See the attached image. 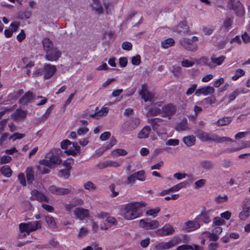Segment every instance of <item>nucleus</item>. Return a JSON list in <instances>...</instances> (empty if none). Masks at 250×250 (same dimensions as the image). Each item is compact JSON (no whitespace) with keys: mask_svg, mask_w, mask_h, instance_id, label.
Segmentation results:
<instances>
[{"mask_svg":"<svg viewBox=\"0 0 250 250\" xmlns=\"http://www.w3.org/2000/svg\"><path fill=\"white\" fill-rule=\"evenodd\" d=\"M71 202L74 207L81 206L83 204V201L82 199L77 197L74 198Z\"/></svg>","mask_w":250,"mask_h":250,"instance_id":"13d9d810","label":"nucleus"},{"mask_svg":"<svg viewBox=\"0 0 250 250\" xmlns=\"http://www.w3.org/2000/svg\"><path fill=\"white\" fill-rule=\"evenodd\" d=\"M27 181L28 183H32L34 180V171L31 167H28L25 171Z\"/></svg>","mask_w":250,"mask_h":250,"instance_id":"a878e982","label":"nucleus"},{"mask_svg":"<svg viewBox=\"0 0 250 250\" xmlns=\"http://www.w3.org/2000/svg\"><path fill=\"white\" fill-rule=\"evenodd\" d=\"M18 178L20 183L23 186H26V180H25V176H24V174L23 173H20L18 176Z\"/></svg>","mask_w":250,"mask_h":250,"instance_id":"0e129e2a","label":"nucleus"},{"mask_svg":"<svg viewBox=\"0 0 250 250\" xmlns=\"http://www.w3.org/2000/svg\"><path fill=\"white\" fill-rule=\"evenodd\" d=\"M136 177V179L141 181H144L146 180L145 172L144 170H140L133 173Z\"/></svg>","mask_w":250,"mask_h":250,"instance_id":"4c0bfd02","label":"nucleus"},{"mask_svg":"<svg viewBox=\"0 0 250 250\" xmlns=\"http://www.w3.org/2000/svg\"><path fill=\"white\" fill-rule=\"evenodd\" d=\"M37 169L40 173H46L47 172V160L45 159L41 160L37 166Z\"/></svg>","mask_w":250,"mask_h":250,"instance_id":"bb28decb","label":"nucleus"},{"mask_svg":"<svg viewBox=\"0 0 250 250\" xmlns=\"http://www.w3.org/2000/svg\"><path fill=\"white\" fill-rule=\"evenodd\" d=\"M174 232L173 228L169 224H166L162 228L157 229L156 233L159 236H167L172 234Z\"/></svg>","mask_w":250,"mask_h":250,"instance_id":"2eb2a0df","label":"nucleus"},{"mask_svg":"<svg viewBox=\"0 0 250 250\" xmlns=\"http://www.w3.org/2000/svg\"><path fill=\"white\" fill-rule=\"evenodd\" d=\"M32 98V94L30 92H26L23 97L20 100L21 103H26L31 101Z\"/></svg>","mask_w":250,"mask_h":250,"instance_id":"ea45409f","label":"nucleus"},{"mask_svg":"<svg viewBox=\"0 0 250 250\" xmlns=\"http://www.w3.org/2000/svg\"><path fill=\"white\" fill-rule=\"evenodd\" d=\"M62 151L59 148H53L50 150L48 156V168H55L62 163L60 155Z\"/></svg>","mask_w":250,"mask_h":250,"instance_id":"f03ea898","label":"nucleus"},{"mask_svg":"<svg viewBox=\"0 0 250 250\" xmlns=\"http://www.w3.org/2000/svg\"><path fill=\"white\" fill-rule=\"evenodd\" d=\"M26 116V113L25 111L18 109L12 115L13 120L17 121H20L23 120Z\"/></svg>","mask_w":250,"mask_h":250,"instance_id":"5701e85b","label":"nucleus"},{"mask_svg":"<svg viewBox=\"0 0 250 250\" xmlns=\"http://www.w3.org/2000/svg\"><path fill=\"white\" fill-rule=\"evenodd\" d=\"M214 92V89L213 87L207 86L196 90L195 94L197 96H199L202 94L208 95L213 93Z\"/></svg>","mask_w":250,"mask_h":250,"instance_id":"412c9836","label":"nucleus"},{"mask_svg":"<svg viewBox=\"0 0 250 250\" xmlns=\"http://www.w3.org/2000/svg\"><path fill=\"white\" fill-rule=\"evenodd\" d=\"M139 224L142 228L147 230L155 229L159 226L158 221L156 220H151L148 219L140 220Z\"/></svg>","mask_w":250,"mask_h":250,"instance_id":"0eeeda50","label":"nucleus"},{"mask_svg":"<svg viewBox=\"0 0 250 250\" xmlns=\"http://www.w3.org/2000/svg\"><path fill=\"white\" fill-rule=\"evenodd\" d=\"M231 121V119L230 117H224L219 119L216 124L218 126H223L227 125H229Z\"/></svg>","mask_w":250,"mask_h":250,"instance_id":"c9c22d12","label":"nucleus"},{"mask_svg":"<svg viewBox=\"0 0 250 250\" xmlns=\"http://www.w3.org/2000/svg\"><path fill=\"white\" fill-rule=\"evenodd\" d=\"M242 209V211L239 213V217L241 220L245 221L250 215V200L248 199L244 200Z\"/></svg>","mask_w":250,"mask_h":250,"instance_id":"6e6552de","label":"nucleus"},{"mask_svg":"<svg viewBox=\"0 0 250 250\" xmlns=\"http://www.w3.org/2000/svg\"><path fill=\"white\" fill-rule=\"evenodd\" d=\"M176 250H193V247L191 245H182L177 247Z\"/></svg>","mask_w":250,"mask_h":250,"instance_id":"774afa93","label":"nucleus"},{"mask_svg":"<svg viewBox=\"0 0 250 250\" xmlns=\"http://www.w3.org/2000/svg\"><path fill=\"white\" fill-rule=\"evenodd\" d=\"M74 214L81 220H83L89 215V210L83 208H77L74 211Z\"/></svg>","mask_w":250,"mask_h":250,"instance_id":"f3484780","label":"nucleus"},{"mask_svg":"<svg viewBox=\"0 0 250 250\" xmlns=\"http://www.w3.org/2000/svg\"><path fill=\"white\" fill-rule=\"evenodd\" d=\"M200 166L205 170H209L213 168V165L210 161H202L200 163Z\"/></svg>","mask_w":250,"mask_h":250,"instance_id":"72a5a7b5","label":"nucleus"},{"mask_svg":"<svg viewBox=\"0 0 250 250\" xmlns=\"http://www.w3.org/2000/svg\"><path fill=\"white\" fill-rule=\"evenodd\" d=\"M245 74L244 71L242 69H237L235 73V75L232 77V79L233 81H236L240 77L243 76Z\"/></svg>","mask_w":250,"mask_h":250,"instance_id":"de8ad7c7","label":"nucleus"},{"mask_svg":"<svg viewBox=\"0 0 250 250\" xmlns=\"http://www.w3.org/2000/svg\"><path fill=\"white\" fill-rule=\"evenodd\" d=\"M140 121L139 118L133 117L126 121L124 124V128L128 131H132L138 127Z\"/></svg>","mask_w":250,"mask_h":250,"instance_id":"1a4fd4ad","label":"nucleus"},{"mask_svg":"<svg viewBox=\"0 0 250 250\" xmlns=\"http://www.w3.org/2000/svg\"><path fill=\"white\" fill-rule=\"evenodd\" d=\"M127 153V151L123 149H116L113 150L112 152V154L113 156H124Z\"/></svg>","mask_w":250,"mask_h":250,"instance_id":"3c124183","label":"nucleus"},{"mask_svg":"<svg viewBox=\"0 0 250 250\" xmlns=\"http://www.w3.org/2000/svg\"><path fill=\"white\" fill-rule=\"evenodd\" d=\"M194 134L202 141H212L214 134L208 133L201 129H197L194 132Z\"/></svg>","mask_w":250,"mask_h":250,"instance_id":"f8f14e48","label":"nucleus"},{"mask_svg":"<svg viewBox=\"0 0 250 250\" xmlns=\"http://www.w3.org/2000/svg\"><path fill=\"white\" fill-rule=\"evenodd\" d=\"M201 225L196 218L193 221H189L185 223V228L188 231H192L199 229Z\"/></svg>","mask_w":250,"mask_h":250,"instance_id":"6ab92c4d","label":"nucleus"},{"mask_svg":"<svg viewBox=\"0 0 250 250\" xmlns=\"http://www.w3.org/2000/svg\"><path fill=\"white\" fill-rule=\"evenodd\" d=\"M213 142H214L216 143H223L225 142H232L234 141L230 138L229 137L224 136L220 137L218 135L214 134L213 136Z\"/></svg>","mask_w":250,"mask_h":250,"instance_id":"b1692460","label":"nucleus"},{"mask_svg":"<svg viewBox=\"0 0 250 250\" xmlns=\"http://www.w3.org/2000/svg\"><path fill=\"white\" fill-rule=\"evenodd\" d=\"M210 211H207L206 212L202 211L199 215L196 217L197 220L200 223V225L202 223H208L210 221Z\"/></svg>","mask_w":250,"mask_h":250,"instance_id":"a211bd4d","label":"nucleus"},{"mask_svg":"<svg viewBox=\"0 0 250 250\" xmlns=\"http://www.w3.org/2000/svg\"><path fill=\"white\" fill-rule=\"evenodd\" d=\"M181 242V239L179 237L174 236L168 242H162L157 244L155 248L157 250H166L174 247Z\"/></svg>","mask_w":250,"mask_h":250,"instance_id":"423d86ee","label":"nucleus"},{"mask_svg":"<svg viewBox=\"0 0 250 250\" xmlns=\"http://www.w3.org/2000/svg\"><path fill=\"white\" fill-rule=\"evenodd\" d=\"M48 227L52 229H57V225L55 219L52 217L48 216Z\"/></svg>","mask_w":250,"mask_h":250,"instance_id":"a19ab883","label":"nucleus"},{"mask_svg":"<svg viewBox=\"0 0 250 250\" xmlns=\"http://www.w3.org/2000/svg\"><path fill=\"white\" fill-rule=\"evenodd\" d=\"M116 143H117L116 139L114 137H112V138L110 139L109 144H108L103 146L104 147V149L103 150V151H105L106 150L110 149L111 147H112L113 146H114Z\"/></svg>","mask_w":250,"mask_h":250,"instance_id":"79ce46f5","label":"nucleus"},{"mask_svg":"<svg viewBox=\"0 0 250 250\" xmlns=\"http://www.w3.org/2000/svg\"><path fill=\"white\" fill-rule=\"evenodd\" d=\"M25 136L24 134L20 133H14L9 137V140H12L13 141H15L17 139H21L23 138Z\"/></svg>","mask_w":250,"mask_h":250,"instance_id":"09e8293b","label":"nucleus"},{"mask_svg":"<svg viewBox=\"0 0 250 250\" xmlns=\"http://www.w3.org/2000/svg\"><path fill=\"white\" fill-rule=\"evenodd\" d=\"M42 227L40 221H31L28 223H21L19 225V229L24 236L28 235L31 232L35 231Z\"/></svg>","mask_w":250,"mask_h":250,"instance_id":"7ed1b4c3","label":"nucleus"},{"mask_svg":"<svg viewBox=\"0 0 250 250\" xmlns=\"http://www.w3.org/2000/svg\"><path fill=\"white\" fill-rule=\"evenodd\" d=\"M174 41L172 38H168L161 42L162 46L165 49L168 48L174 44Z\"/></svg>","mask_w":250,"mask_h":250,"instance_id":"f704fd0d","label":"nucleus"},{"mask_svg":"<svg viewBox=\"0 0 250 250\" xmlns=\"http://www.w3.org/2000/svg\"><path fill=\"white\" fill-rule=\"evenodd\" d=\"M176 106L172 104H168L162 107V116L168 117L169 119L176 112Z\"/></svg>","mask_w":250,"mask_h":250,"instance_id":"9d476101","label":"nucleus"},{"mask_svg":"<svg viewBox=\"0 0 250 250\" xmlns=\"http://www.w3.org/2000/svg\"><path fill=\"white\" fill-rule=\"evenodd\" d=\"M188 27L186 23L184 22H182L178 25L176 28V31L179 33L185 34L188 32Z\"/></svg>","mask_w":250,"mask_h":250,"instance_id":"473e14b6","label":"nucleus"},{"mask_svg":"<svg viewBox=\"0 0 250 250\" xmlns=\"http://www.w3.org/2000/svg\"><path fill=\"white\" fill-rule=\"evenodd\" d=\"M187 184L188 182H187L180 183L170 188L169 190L171 191V192L178 191L182 188L186 187Z\"/></svg>","mask_w":250,"mask_h":250,"instance_id":"e433bc0d","label":"nucleus"},{"mask_svg":"<svg viewBox=\"0 0 250 250\" xmlns=\"http://www.w3.org/2000/svg\"><path fill=\"white\" fill-rule=\"evenodd\" d=\"M26 37L25 33L23 30L21 29L20 33L17 36V40L19 42H22Z\"/></svg>","mask_w":250,"mask_h":250,"instance_id":"bf43d9fd","label":"nucleus"},{"mask_svg":"<svg viewBox=\"0 0 250 250\" xmlns=\"http://www.w3.org/2000/svg\"><path fill=\"white\" fill-rule=\"evenodd\" d=\"M175 129L178 131L188 130L189 128L188 125L187 120L185 119L181 123L177 124L175 127Z\"/></svg>","mask_w":250,"mask_h":250,"instance_id":"c85d7f7f","label":"nucleus"},{"mask_svg":"<svg viewBox=\"0 0 250 250\" xmlns=\"http://www.w3.org/2000/svg\"><path fill=\"white\" fill-rule=\"evenodd\" d=\"M173 74L176 77H179L181 73V68L178 66H173L172 70Z\"/></svg>","mask_w":250,"mask_h":250,"instance_id":"e2e57ef3","label":"nucleus"},{"mask_svg":"<svg viewBox=\"0 0 250 250\" xmlns=\"http://www.w3.org/2000/svg\"><path fill=\"white\" fill-rule=\"evenodd\" d=\"M232 22V17H227L224 21V26L227 29H229L231 27Z\"/></svg>","mask_w":250,"mask_h":250,"instance_id":"8fccbe9b","label":"nucleus"},{"mask_svg":"<svg viewBox=\"0 0 250 250\" xmlns=\"http://www.w3.org/2000/svg\"><path fill=\"white\" fill-rule=\"evenodd\" d=\"M131 62L133 65H139L141 62V57L140 55H138L132 57Z\"/></svg>","mask_w":250,"mask_h":250,"instance_id":"338daca9","label":"nucleus"},{"mask_svg":"<svg viewBox=\"0 0 250 250\" xmlns=\"http://www.w3.org/2000/svg\"><path fill=\"white\" fill-rule=\"evenodd\" d=\"M20 25V24L19 22H12L10 25V29L11 31H12L13 32H15L18 30Z\"/></svg>","mask_w":250,"mask_h":250,"instance_id":"69168bd1","label":"nucleus"},{"mask_svg":"<svg viewBox=\"0 0 250 250\" xmlns=\"http://www.w3.org/2000/svg\"><path fill=\"white\" fill-rule=\"evenodd\" d=\"M139 94L145 102H151L154 98L153 94L149 92L146 89H145L144 85L143 86L142 89L139 92Z\"/></svg>","mask_w":250,"mask_h":250,"instance_id":"aec40b11","label":"nucleus"},{"mask_svg":"<svg viewBox=\"0 0 250 250\" xmlns=\"http://www.w3.org/2000/svg\"><path fill=\"white\" fill-rule=\"evenodd\" d=\"M56 71L57 68L55 65L48 64V79L52 77Z\"/></svg>","mask_w":250,"mask_h":250,"instance_id":"58836bf2","label":"nucleus"},{"mask_svg":"<svg viewBox=\"0 0 250 250\" xmlns=\"http://www.w3.org/2000/svg\"><path fill=\"white\" fill-rule=\"evenodd\" d=\"M160 211V208H155L147 210L146 211V215L152 216L153 217H155L157 216V213Z\"/></svg>","mask_w":250,"mask_h":250,"instance_id":"37998d69","label":"nucleus"},{"mask_svg":"<svg viewBox=\"0 0 250 250\" xmlns=\"http://www.w3.org/2000/svg\"><path fill=\"white\" fill-rule=\"evenodd\" d=\"M104 167H119L120 166V164L119 162L114 161H107L104 163Z\"/></svg>","mask_w":250,"mask_h":250,"instance_id":"a18cd8bd","label":"nucleus"},{"mask_svg":"<svg viewBox=\"0 0 250 250\" xmlns=\"http://www.w3.org/2000/svg\"><path fill=\"white\" fill-rule=\"evenodd\" d=\"M228 197L227 195L224 196H218L215 198V201L218 204H221L227 202Z\"/></svg>","mask_w":250,"mask_h":250,"instance_id":"4d7b16f0","label":"nucleus"},{"mask_svg":"<svg viewBox=\"0 0 250 250\" xmlns=\"http://www.w3.org/2000/svg\"><path fill=\"white\" fill-rule=\"evenodd\" d=\"M61 52L53 42L48 39V61H57L61 56Z\"/></svg>","mask_w":250,"mask_h":250,"instance_id":"39448f33","label":"nucleus"},{"mask_svg":"<svg viewBox=\"0 0 250 250\" xmlns=\"http://www.w3.org/2000/svg\"><path fill=\"white\" fill-rule=\"evenodd\" d=\"M108 112V108L107 107H102L100 110H97V114L98 117H101L102 116H105Z\"/></svg>","mask_w":250,"mask_h":250,"instance_id":"864d4df0","label":"nucleus"},{"mask_svg":"<svg viewBox=\"0 0 250 250\" xmlns=\"http://www.w3.org/2000/svg\"><path fill=\"white\" fill-rule=\"evenodd\" d=\"M12 160V158L11 156L3 155L1 157H0V164H7L10 162Z\"/></svg>","mask_w":250,"mask_h":250,"instance_id":"5fc2aeb1","label":"nucleus"},{"mask_svg":"<svg viewBox=\"0 0 250 250\" xmlns=\"http://www.w3.org/2000/svg\"><path fill=\"white\" fill-rule=\"evenodd\" d=\"M183 141L187 146H191L194 145L195 142V138L194 136H188L183 139Z\"/></svg>","mask_w":250,"mask_h":250,"instance_id":"7c9ffc66","label":"nucleus"},{"mask_svg":"<svg viewBox=\"0 0 250 250\" xmlns=\"http://www.w3.org/2000/svg\"><path fill=\"white\" fill-rule=\"evenodd\" d=\"M231 8L235 12L237 16L241 17L244 15L245 10L243 5L239 1H233L231 0Z\"/></svg>","mask_w":250,"mask_h":250,"instance_id":"ddd939ff","label":"nucleus"},{"mask_svg":"<svg viewBox=\"0 0 250 250\" xmlns=\"http://www.w3.org/2000/svg\"><path fill=\"white\" fill-rule=\"evenodd\" d=\"M32 198L39 201H43L45 200V197L41 192L37 190H34L31 192Z\"/></svg>","mask_w":250,"mask_h":250,"instance_id":"cd10ccee","label":"nucleus"},{"mask_svg":"<svg viewBox=\"0 0 250 250\" xmlns=\"http://www.w3.org/2000/svg\"><path fill=\"white\" fill-rule=\"evenodd\" d=\"M162 114V109L157 107L150 108L146 113L147 117L155 116Z\"/></svg>","mask_w":250,"mask_h":250,"instance_id":"2f4dec72","label":"nucleus"},{"mask_svg":"<svg viewBox=\"0 0 250 250\" xmlns=\"http://www.w3.org/2000/svg\"><path fill=\"white\" fill-rule=\"evenodd\" d=\"M70 175V170L67 169H62L59 171V176L65 179H68Z\"/></svg>","mask_w":250,"mask_h":250,"instance_id":"603ef678","label":"nucleus"},{"mask_svg":"<svg viewBox=\"0 0 250 250\" xmlns=\"http://www.w3.org/2000/svg\"><path fill=\"white\" fill-rule=\"evenodd\" d=\"M148 122L149 123L154 131H156L159 136L161 134H166V132H161L160 130L159 129V126L163 124V120L160 118H152L148 120Z\"/></svg>","mask_w":250,"mask_h":250,"instance_id":"9b49d317","label":"nucleus"},{"mask_svg":"<svg viewBox=\"0 0 250 250\" xmlns=\"http://www.w3.org/2000/svg\"><path fill=\"white\" fill-rule=\"evenodd\" d=\"M83 187L85 189L90 191H93L96 188L95 185L91 181H88L85 183L83 185Z\"/></svg>","mask_w":250,"mask_h":250,"instance_id":"c03bdc74","label":"nucleus"},{"mask_svg":"<svg viewBox=\"0 0 250 250\" xmlns=\"http://www.w3.org/2000/svg\"><path fill=\"white\" fill-rule=\"evenodd\" d=\"M0 171L2 174L6 177L9 178L12 174V170L8 165H4L0 168Z\"/></svg>","mask_w":250,"mask_h":250,"instance_id":"c756f323","label":"nucleus"},{"mask_svg":"<svg viewBox=\"0 0 250 250\" xmlns=\"http://www.w3.org/2000/svg\"><path fill=\"white\" fill-rule=\"evenodd\" d=\"M90 5L93 10H94L98 14L103 13V8L100 0H92Z\"/></svg>","mask_w":250,"mask_h":250,"instance_id":"4be33fe9","label":"nucleus"},{"mask_svg":"<svg viewBox=\"0 0 250 250\" xmlns=\"http://www.w3.org/2000/svg\"><path fill=\"white\" fill-rule=\"evenodd\" d=\"M88 230V229L84 227H82L80 229V230L77 234L78 238H81L87 235Z\"/></svg>","mask_w":250,"mask_h":250,"instance_id":"49530a36","label":"nucleus"},{"mask_svg":"<svg viewBox=\"0 0 250 250\" xmlns=\"http://www.w3.org/2000/svg\"><path fill=\"white\" fill-rule=\"evenodd\" d=\"M206 182V180L205 179H200L195 183V188L198 189L204 186Z\"/></svg>","mask_w":250,"mask_h":250,"instance_id":"6e6d98bb","label":"nucleus"},{"mask_svg":"<svg viewBox=\"0 0 250 250\" xmlns=\"http://www.w3.org/2000/svg\"><path fill=\"white\" fill-rule=\"evenodd\" d=\"M198 41L197 37L193 36L191 39L188 38H182L180 40V43L186 49L196 51L198 48V45L196 43Z\"/></svg>","mask_w":250,"mask_h":250,"instance_id":"20e7f679","label":"nucleus"},{"mask_svg":"<svg viewBox=\"0 0 250 250\" xmlns=\"http://www.w3.org/2000/svg\"><path fill=\"white\" fill-rule=\"evenodd\" d=\"M146 206L144 202H132L125 206L122 210L124 218L131 220L139 217L141 214V209Z\"/></svg>","mask_w":250,"mask_h":250,"instance_id":"f257e3e1","label":"nucleus"},{"mask_svg":"<svg viewBox=\"0 0 250 250\" xmlns=\"http://www.w3.org/2000/svg\"><path fill=\"white\" fill-rule=\"evenodd\" d=\"M73 162V160L72 159H67V160L64 161L62 165L65 167V169H67L68 170H70L71 169V163Z\"/></svg>","mask_w":250,"mask_h":250,"instance_id":"052dcab7","label":"nucleus"},{"mask_svg":"<svg viewBox=\"0 0 250 250\" xmlns=\"http://www.w3.org/2000/svg\"><path fill=\"white\" fill-rule=\"evenodd\" d=\"M49 190L50 192L59 195H63L69 193L71 192V188H62L57 187L55 186H51Z\"/></svg>","mask_w":250,"mask_h":250,"instance_id":"4468645a","label":"nucleus"},{"mask_svg":"<svg viewBox=\"0 0 250 250\" xmlns=\"http://www.w3.org/2000/svg\"><path fill=\"white\" fill-rule=\"evenodd\" d=\"M226 59L224 56H220L219 57L214 56L211 58V61L207 63V65L210 68H215L217 65H220Z\"/></svg>","mask_w":250,"mask_h":250,"instance_id":"dca6fc26","label":"nucleus"},{"mask_svg":"<svg viewBox=\"0 0 250 250\" xmlns=\"http://www.w3.org/2000/svg\"><path fill=\"white\" fill-rule=\"evenodd\" d=\"M205 234L207 235V236L209 239L210 241H217L219 237L217 236L213 232L210 233L208 231H207L205 232Z\"/></svg>","mask_w":250,"mask_h":250,"instance_id":"680f3d73","label":"nucleus"},{"mask_svg":"<svg viewBox=\"0 0 250 250\" xmlns=\"http://www.w3.org/2000/svg\"><path fill=\"white\" fill-rule=\"evenodd\" d=\"M149 126L146 125L144 127L138 134V137L140 139L147 138L151 131Z\"/></svg>","mask_w":250,"mask_h":250,"instance_id":"393cba45","label":"nucleus"}]
</instances>
